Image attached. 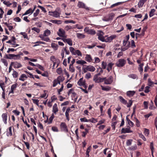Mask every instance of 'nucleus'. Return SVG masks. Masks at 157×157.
I'll return each instance as SVG.
<instances>
[{"mask_svg":"<svg viewBox=\"0 0 157 157\" xmlns=\"http://www.w3.org/2000/svg\"><path fill=\"white\" fill-rule=\"evenodd\" d=\"M21 59V56L19 55H15L14 54L12 59L14 60H19Z\"/></svg>","mask_w":157,"mask_h":157,"instance_id":"39","label":"nucleus"},{"mask_svg":"<svg viewBox=\"0 0 157 157\" xmlns=\"http://www.w3.org/2000/svg\"><path fill=\"white\" fill-rule=\"evenodd\" d=\"M96 71L98 73L97 74L98 75H100L103 72V70L102 68L99 67V68L97 69Z\"/></svg>","mask_w":157,"mask_h":157,"instance_id":"38","label":"nucleus"},{"mask_svg":"<svg viewBox=\"0 0 157 157\" xmlns=\"http://www.w3.org/2000/svg\"><path fill=\"white\" fill-rule=\"evenodd\" d=\"M144 133L145 136H148L149 134V130L147 128H144Z\"/></svg>","mask_w":157,"mask_h":157,"instance_id":"61","label":"nucleus"},{"mask_svg":"<svg viewBox=\"0 0 157 157\" xmlns=\"http://www.w3.org/2000/svg\"><path fill=\"white\" fill-rule=\"evenodd\" d=\"M150 148L151 150V152L153 153L154 150V147L153 146V142H151L150 143Z\"/></svg>","mask_w":157,"mask_h":157,"instance_id":"53","label":"nucleus"},{"mask_svg":"<svg viewBox=\"0 0 157 157\" xmlns=\"http://www.w3.org/2000/svg\"><path fill=\"white\" fill-rule=\"evenodd\" d=\"M1 60L5 66L7 67L8 66V63L6 59H2Z\"/></svg>","mask_w":157,"mask_h":157,"instance_id":"50","label":"nucleus"},{"mask_svg":"<svg viewBox=\"0 0 157 157\" xmlns=\"http://www.w3.org/2000/svg\"><path fill=\"white\" fill-rule=\"evenodd\" d=\"M50 34L51 32L50 30L47 29L44 31L43 35L45 36H47L49 35Z\"/></svg>","mask_w":157,"mask_h":157,"instance_id":"27","label":"nucleus"},{"mask_svg":"<svg viewBox=\"0 0 157 157\" xmlns=\"http://www.w3.org/2000/svg\"><path fill=\"white\" fill-rule=\"evenodd\" d=\"M135 93L134 91H129L127 92V95L129 97L133 96Z\"/></svg>","mask_w":157,"mask_h":157,"instance_id":"24","label":"nucleus"},{"mask_svg":"<svg viewBox=\"0 0 157 157\" xmlns=\"http://www.w3.org/2000/svg\"><path fill=\"white\" fill-rule=\"evenodd\" d=\"M64 23L66 24H68V23H72L73 24H75L76 23V22L72 20H66L64 21Z\"/></svg>","mask_w":157,"mask_h":157,"instance_id":"52","label":"nucleus"},{"mask_svg":"<svg viewBox=\"0 0 157 157\" xmlns=\"http://www.w3.org/2000/svg\"><path fill=\"white\" fill-rule=\"evenodd\" d=\"M97 121V119H96L94 118H92L91 119H89V122H90L93 123H95Z\"/></svg>","mask_w":157,"mask_h":157,"instance_id":"51","label":"nucleus"},{"mask_svg":"<svg viewBox=\"0 0 157 157\" xmlns=\"http://www.w3.org/2000/svg\"><path fill=\"white\" fill-rule=\"evenodd\" d=\"M77 37L79 39L84 38L85 37V35L82 33H76Z\"/></svg>","mask_w":157,"mask_h":157,"instance_id":"29","label":"nucleus"},{"mask_svg":"<svg viewBox=\"0 0 157 157\" xmlns=\"http://www.w3.org/2000/svg\"><path fill=\"white\" fill-rule=\"evenodd\" d=\"M131 47L133 48H134L136 47L135 42L133 40H132L131 41Z\"/></svg>","mask_w":157,"mask_h":157,"instance_id":"55","label":"nucleus"},{"mask_svg":"<svg viewBox=\"0 0 157 157\" xmlns=\"http://www.w3.org/2000/svg\"><path fill=\"white\" fill-rule=\"evenodd\" d=\"M154 83L152 81L150 78H149L148 80V85L150 86H152L153 84H154Z\"/></svg>","mask_w":157,"mask_h":157,"instance_id":"43","label":"nucleus"},{"mask_svg":"<svg viewBox=\"0 0 157 157\" xmlns=\"http://www.w3.org/2000/svg\"><path fill=\"white\" fill-rule=\"evenodd\" d=\"M91 77V74L90 72L87 73L85 76V78L87 79H89Z\"/></svg>","mask_w":157,"mask_h":157,"instance_id":"59","label":"nucleus"},{"mask_svg":"<svg viewBox=\"0 0 157 157\" xmlns=\"http://www.w3.org/2000/svg\"><path fill=\"white\" fill-rule=\"evenodd\" d=\"M61 131L66 132H68L67 127L65 122H62L60 125Z\"/></svg>","mask_w":157,"mask_h":157,"instance_id":"3","label":"nucleus"},{"mask_svg":"<svg viewBox=\"0 0 157 157\" xmlns=\"http://www.w3.org/2000/svg\"><path fill=\"white\" fill-rule=\"evenodd\" d=\"M132 100H129L128 103H127V106L128 108H130L132 106Z\"/></svg>","mask_w":157,"mask_h":157,"instance_id":"64","label":"nucleus"},{"mask_svg":"<svg viewBox=\"0 0 157 157\" xmlns=\"http://www.w3.org/2000/svg\"><path fill=\"white\" fill-rule=\"evenodd\" d=\"M101 89L102 90L106 91H109L110 90L111 88L109 86H107L106 87H104L103 86H101Z\"/></svg>","mask_w":157,"mask_h":157,"instance_id":"35","label":"nucleus"},{"mask_svg":"<svg viewBox=\"0 0 157 157\" xmlns=\"http://www.w3.org/2000/svg\"><path fill=\"white\" fill-rule=\"evenodd\" d=\"M33 13V11H32V9L31 8L29 9L28 10H27L25 13L23 14L22 16L27 15L30 13Z\"/></svg>","mask_w":157,"mask_h":157,"instance_id":"36","label":"nucleus"},{"mask_svg":"<svg viewBox=\"0 0 157 157\" xmlns=\"http://www.w3.org/2000/svg\"><path fill=\"white\" fill-rule=\"evenodd\" d=\"M126 119L128 124L132 127H133L134 125V123L128 119L127 116L126 117Z\"/></svg>","mask_w":157,"mask_h":157,"instance_id":"34","label":"nucleus"},{"mask_svg":"<svg viewBox=\"0 0 157 157\" xmlns=\"http://www.w3.org/2000/svg\"><path fill=\"white\" fill-rule=\"evenodd\" d=\"M155 11V10L154 9H152L151 10V11L149 13V17H152L154 15V13Z\"/></svg>","mask_w":157,"mask_h":157,"instance_id":"44","label":"nucleus"},{"mask_svg":"<svg viewBox=\"0 0 157 157\" xmlns=\"http://www.w3.org/2000/svg\"><path fill=\"white\" fill-rule=\"evenodd\" d=\"M124 2H118L116 3H115L114 4L112 5L111 6L110 8H113V7H114L116 6H118V5H120L122 4Z\"/></svg>","mask_w":157,"mask_h":157,"instance_id":"32","label":"nucleus"},{"mask_svg":"<svg viewBox=\"0 0 157 157\" xmlns=\"http://www.w3.org/2000/svg\"><path fill=\"white\" fill-rule=\"evenodd\" d=\"M12 135V127H10L8 129H7L6 132V135L8 136H11Z\"/></svg>","mask_w":157,"mask_h":157,"instance_id":"19","label":"nucleus"},{"mask_svg":"<svg viewBox=\"0 0 157 157\" xmlns=\"http://www.w3.org/2000/svg\"><path fill=\"white\" fill-rule=\"evenodd\" d=\"M76 63L78 64H80L81 65L86 63V62L82 60H78L76 62Z\"/></svg>","mask_w":157,"mask_h":157,"instance_id":"37","label":"nucleus"},{"mask_svg":"<svg viewBox=\"0 0 157 157\" xmlns=\"http://www.w3.org/2000/svg\"><path fill=\"white\" fill-rule=\"evenodd\" d=\"M75 26V28H76L78 29H82L83 28V26L82 25H80L79 24H76L75 25H74Z\"/></svg>","mask_w":157,"mask_h":157,"instance_id":"49","label":"nucleus"},{"mask_svg":"<svg viewBox=\"0 0 157 157\" xmlns=\"http://www.w3.org/2000/svg\"><path fill=\"white\" fill-rule=\"evenodd\" d=\"M11 65H13L14 68H19L22 67V64L17 62H12Z\"/></svg>","mask_w":157,"mask_h":157,"instance_id":"6","label":"nucleus"},{"mask_svg":"<svg viewBox=\"0 0 157 157\" xmlns=\"http://www.w3.org/2000/svg\"><path fill=\"white\" fill-rule=\"evenodd\" d=\"M17 84L16 83L13 84L11 86V90L9 92V94L14 93V91L15 90L16 88L17 87Z\"/></svg>","mask_w":157,"mask_h":157,"instance_id":"10","label":"nucleus"},{"mask_svg":"<svg viewBox=\"0 0 157 157\" xmlns=\"http://www.w3.org/2000/svg\"><path fill=\"white\" fill-rule=\"evenodd\" d=\"M32 30L35 31L37 33H39L40 32V30L39 29L36 27H33L31 29Z\"/></svg>","mask_w":157,"mask_h":157,"instance_id":"57","label":"nucleus"},{"mask_svg":"<svg viewBox=\"0 0 157 157\" xmlns=\"http://www.w3.org/2000/svg\"><path fill=\"white\" fill-rule=\"evenodd\" d=\"M85 60L89 63L93 62V60L90 55L86 54L85 57Z\"/></svg>","mask_w":157,"mask_h":157,"instance_id":"12","label":"nucleus"},{"mask_svg":"<svg viewBox=\"0 0 157 157\" xmlns=\"http://www.w3.org/2000/svg\"><path fill=\"white\" fill-rule=\"evenodd\" d=\"M66 33L65 31L62 28H59L57 32V34L61 37H66L65 36Z\"/></svg>","mask_w":157,"mask_h":157,"instance_id":"4","label":"nucleus"},{"mask_svg":"<svg viewBox=\"0 0 157 157\" xmlns=\"http://www.w3.org/2000/svg\"><path fill=\"white\" fill-rule=\"evenodd\" d=\"M20 34L23 35V37L24 38H26L27 39H29L28 36L27 34L25 32H21Z\"/></svg>","mask_w":157,"mask_h":157,"instance_id":"46","label":"nucleus"},{"mask_svg":"<svg viewBox=\"0 0 157 157\" xmlns=\"http://www.w3.org/2000/svg\"><path fill=\"white\" fill-rule=\"evenodd\" d=\"M69 71L71 72H74L75 71V69L74 68L73 65H70L69 67Z\"/></svg>","mask_w":157,"mask_h":157,"instance_id":"47","label":"nucleus"},{"mask_svg":"<svg viewBox=\"0 0 157 157\" xmlns=\"http://www.w3.org/2000/svg\"><path fill=\"white\" fill-rule=\"evenodd\" d=\"M75 28V26H74V25L72 26H70V25H67L65 27V29L66 31H68L69 30L72 29H74Z\"/></svg>","mask_w":157,"mask_h":157,"instance_id":"41","label":"nucleus"},{"mask_svg":"<svg viewBox=\"0 0 157 157\" xmlns=\"http://www.w3.org/2000/svg\"><path fill=\"white\" fill-rule=\"evenodd\" d=\"M86 70L90 72H94L95 70V68L92 66L88 65L86 66Z\"/></svg>","mask_w":157,"mask_h":157,"instance_id":"16","label":"nucleus"},{"mask_svg":"<svg viewBox=\"0 0 157 157\" xmlns=\"http://www.w3.org/2000/svg\"><path fill=\"white\" fill-rule=\"evenodd\" d=\"M45 36L43 35L40 36V37L41 40L46 42H48L50 39L48 37H45Z\"/></svg>","mask_w":157,"mask_h":157,"instance_id":"26","label":"nucleus"},{"mask_svg":"<svg viewBox=\"0 0 157 157\" xmlns=\"http://www.w3.org/2000/svg\"><path fill=\"white\" fill-rule=\"evenodd\" d=\"M114 16V13H111L102 19L103 21H109L113 20Z\"/></svg>","mask_w":157,"mask_h":157,"instance_id":"2","label":"nucleus"},{"mask_svg":"<svg viewBox=\"0 0 157 157\" xmlns=\"http://www.w3.org/2000/svg\"><path fill=\"white\" fill-rule=\"evenodd\" d=\"M113 81V78L112 76H111L107 78V80L105 82V84H110Z\"/></svg>","mask_w":157,"mask_h":157,"instance_id":"15","label":"nucleus"},{"mask_svg":"<svg viewBox=\"0 0 157 157\" xmlns=\"http://www.w3.org/2000/svg\"><path fill=\"white\" fill-rule=\"evenodd\" d=\"M114 64L113 63H110L108 65V67L107 70L108 72H109L110 70L112 69V67L113 65Z\"/></svg>","mask_w":157,"mask_h":157,"instance_id":"31","label":"nucleus"},{"mask_svg":"<svg viewBox=\"0 0 157 157\" xmlns=\"http://www.w3.org/2000/svg\"><path fill=\"white\" fill-rule=\"evenodd\" d=\"M147 0H140L138 4V7L139 8L142 7L144 3L147 1Z\"/></svg>","mask_w":157,"mask_h":157,"instance_id":"18","label":"nucleus"},{"mask_svg":"<svg viewBox=\"0 0 157 157\" xmlns=\"http://www.w3.org/2000/svg\"><path fill=\"white\" fill-rule=\"evenodd\" d=\"M50 60L52 62H57V59L54 56H52L50 57Z\"/></svg>","mask_w":157,"mask_h":157,"instance_id":"54","label":"nucleus"},{"mask_svg":"<svg viewBox=\"0 0 157 157\" xmlns=\"http://www.w3.org/2000/svg\"><path fill=\"white\" fill-rule=\"evenodd\" d=\"M50 22L58 25H60L61 24V21L60 20H51L50 21Z\"/></svg>","mask_w":157,"mask_h":157,"instance_id":"30","label":"nucleus"},{"mask_svg":"<svg viewBox=\"0 0 157 157\" xmlns=\"http://www.w3.org/2000/svg\"><path fill=\"white\" fill-rule=\"evenodd\" d=\"M55 116L54 113H52L51 116L49 118V121L48 122V124H50L52 122L53 119L54 118Z\"/></svg>","mask_w":157,"mask_h":157,"instance_id":"33","label":"nucleus"},{"mask_svg":"<svg viewBox=\"0 0 157 157\" xmlns=\"http://www.w3.org/2000/svg\"><path fill=\"white\" fill-rule=\"evenodd\" d=\"M138 135L139 137L141 138L144 141H146V138L141 133H139Z\"/></svg>","mask_w":157,"mask_h":157,"instance_id":"45","label":"nucleus"},{"mask_svg":"<svg viewBox=\"0 0 157 157\" xmlns=\"http://www.w3.org/2000/svg\"><path fill=\"white\" fill-rule=\"evenodd\" d=\"M2 120L4 122V123L5 124H6L7 123V115L6 113H3L2 114Z\"/></svg>","mask_w":157,"mask_h":157,"instance_id":"13","label":"nucleus"},{"mask_svg":"<svg viewBox=\"0 0 157 157\" xmlns=\"http://www.w3.org/2000/svg\"><path fill=\"white\" fill-rule=\"evenodd\" d=\"M27 76L25 74H22L19 78V79L22 81H24L25 80V78H27Z\"/></svg>","mask_w":157,"mask_h":157,"instance_id":"22","label":"nucleus"},{"mask_svg":"<svg viewBox=\"0 0 157 157\" xmlns=\"http://www.w3.org/2000/svg\"><path fill=\"white\" fill-rule=\"evenodd\" d=\"M128 128H123L121 129V133H131L132 132V131L130 130V127H128Z\"/></svg>","mask_w":157,"mask_h":157,"instance_id":"8","label":"nucleus"},{"mask_svg":"<svg viewBox=\"0 0 157 157\" xmlns=\"http://www.w3.org/2000/svg\"><path fill=\"white\" fill-rule=\"evenodd\" d=\"M5 84L2 81H0V86L3 91H5Z\"/></svg>","mask_w":157,"mask_h":157,"instance_id":"20","label":"nucleus"},{"mask_svg":"<svg viewBox=\"0 0 157 157\" xmlns=\"http://www.w3.org/2000/svg\"><path fill=\"white\" fill-rule=\"evenodd\" d=\"M105 121V120L104 119H102L98 121V122L97 124V125H101L103 124H104V123Z\"/></svg>","mask_w":157,"mask_h":157,"instance_id":"58","label":"nucleus"},{"mask_svg":"<svg viewBox=\"0 0 157 157\" xmlns=\"http://www.w3.org/2000/svg\"><path fill=\"white\" fill-rule=\"evenodd\" d=\"M51 47L55 50H56L58 49L59 46L57 44L55 43H52L51 44Z\"/></svg>","mask_w":157,"mask_h":157,"instance_id":"28","label":"nucleus"},{"mask_svg":"<svg viewBox=\"0 0 157 157\" xmlns=\"http://www.w3.org/2000/svg\"><path fill=\"white\" fill-rule=\"evenodd\" d=\"M126 63V61L124 59H120L115 63L116 66L118 67H124Z\"/></svg>","mask_w":157,"mask_h":157,"instance_id":"1","label":"nucleus"},{"mask_svg":"<svg viewBox=\"0 0 157 157\" xmlns=\"http://www.w3.org/2000/svg\"><path fill=\"white\" fill-rule=\"evenodd\" d=\"M91 35H94L96 33V32L95 30L93 29H90L88 32Z\"/></svg>","mask_w":157,"mask_h":157,"instance_id":"62","label":"nucleus"},{"mask_svg":"<svg viewBox=\"0 0 157 157\" xmlns=\"http://www.w3.org/2000/svg\"><path fill=\"white\" fill-rule=\"evenodd\" d=\"M77 6L79 8L85 9L86 10H89V8L86 6L85 4L83 2H78L77 4Z\"/></svg>","mask_w":157,"mask_h":157,"instance_id":"7","label":"nucleus"},{"mask_svg":"<svg viewBox=\"0 0 157 157\" xmlns=\"http://www.w3.org/2000/svg\"><path fill=\"white\" fill-rule=\"evenodd\" d=\"M58 111V109L57 107V104L55 103L54 104L53 106L52 112L55 114Z\"/></svg>","mask_w":157,"mask_h":157,"instance_id":"17","label":"nucleus"},{"mask_svg":"<svg viewBox=\"0 0 157 157\" xmlns=\"http://www.w3.org/2000/svg\"><path fill=\"white\" fill-rule=\"evenodd\" d=\"M49 14L55 17H60V13L58 12L55 11L53 12L49 11Z\"/></svg>","mask_w":157,"mask_h":157,"instance_id":"5","label":"nucleus"},{"mask_svg":"<svg viewBox=\"0 0 157 157\" xmlns=\"http://www.w3.org/2000/svg\"><path fill=\"white\" fill-rule=\"evenodd\" d=\"M62 40L64 42L67 43L70 46L72 45V41L71 39L63 38L62 39Z\"/></svg>","mask_w":157,"mask_h":157,"instance_id":"11","label":"nucleus"},{"mask_svg":"<svg viewBox=\"0 0 157 157\" xmlns=\"http://www.w3.org/2000/svg\"><path fill=\"white\" fill-rule=\"evenodd\" d=\"M144 63H140L139 65L138 69L139 71L140 72V73H142L143 71V66L144 65Z\"/></svg>","mask_w":157,"mask_h":157,"instance_id":"25","label":"nucleus"},{"mask_svg":"<svg viewBox=\"0 0 157 157\" xmlns=\"http://www.w3.org/2000/svg\"><path fill=\"white\" fill-rule=\"evenodd\" d=\"M132 140L131 139L128 140L126 142V144L127 146H129L131 145L132 144Z\"/></svg>","mask_w":157,"mask_h":157,"instance_id":"63","label":"nucleus"},{"mask_svg":"<svg viewBox=\"0 0 157 157\" xmlns=\"http://www.w3.org/2000/svg\"><path fill=\"white\" fill-rule=\"evenodd\" d=\"M120 101L124 105H126L127 103V101L124 99L121 96H120L119 97Z\"/></svg>","mask_w":157,"mask_h":157,"instance_id":"21","label":"nucleus"},{"mask_svg":"<svg viewBox=\"0 0 157 157\" xmlns=\"http://www.w3.org/2000/svg\"><path fill=\"white\" fill-rule=\"evenodd\" d=\"M116 37L115 35H112L111 36L107 37L105 40V42H111L112 40Z\"/></svg>","mask_w":157,"mask_h":157,"instance_id":"9","label":"nucleus"},{"mask_svg":"<svg viewBox=\"0 0 157 157\" xmlns=\"http://www.w3.org/2000/svg\"><path fill=\"white\" fill-rule=\"evenodd\" d=\"M135 121L136 122V125L137 127H139L140 126V122L139 120L136 117L134 118Z\"/></svg>","mask_w":157,"mask_h":157,"instance_id":"40","label":"nucleus"},{"mask_svg":"<svg viewBox=\"0 0 157 157\" xmlns=\"http://www.w3.org/2000/svg\"><path fill=\"white\" fill-rule=\"evenodd\" d=\"M40 12V10L39 9H37L35 11V12L33 13V16L34 17H36L38 16Z\"/></svg>","mask_w":157,"mask_h":157,"instance_id":"60","label":"nucleus"},{"mask_svg":"<svg viewBox=\"0 0 157 157\" xmlns=\"http://www.w3.org/2000/svg\"><path fill=\"white\" fill-rule=\"evenodd\" d=\"M13 71V73L12 74V75L13 76V77L14 78H16L18 76V73L16 71H14V70Z\"/></svg>","mask_w":157,"mask_h":157,"instance_id":"48","label":"nucleus"},{"mask_svg":"<svg viewBox=\"0 0 157 157\" xmlns=\"http://www.w3.org/2000/svg\"><path fill=\"white\" fill-rule=\"evenodd\" d=\"M77 83L78 85L81 86L84 85V84H86V82L85 80H83V78L82 77L79 79Z\"/></svg>","mask_w":157,"mask_h":157,"instance_id":"14","label":"nucleus"},{"mask_svg":"<svg viewBox=\"0 0 157 157\" xmlns=\"http://www.w3.org/2000/svg\"><path fill=\"white\" fill-rule=\"evenodd\" d=\"M128 76L129 78H132L133 79H135L137 78L138 77L137 75L134 74H131L128 75Z\"/></svg>","mask_w":157,"mask_h":157,"instance_id":"42","label":"nucleus"},{"mask_svg":"<svg viewBox=\"0 0 157 157\" xmlns=\"http://www.w3.org/2000/svg\"><path fill=\"white\" fill-rule=\"evenodd\" d=\"M14 54H6L4 58L8 59H12Z\"/></svg>","mask_w":157,"mask_h":157,"instance_id":"23","label":"nucleus"},{"mask_svg":"<svg viewBox=\"0 0 157 157\" xmlns=\"http://www.w3.org/2000/svg\"><path fill=\"white\" fill-rule=\"evenodd\" d=\"M58 84L57 78L55 79L53 82L52 86L53 87H55Z\"/></svg>","mask_w":157,"mask_h":157,"instance_id":"56","label":"nucleus"}]
</instances>
